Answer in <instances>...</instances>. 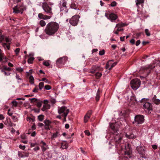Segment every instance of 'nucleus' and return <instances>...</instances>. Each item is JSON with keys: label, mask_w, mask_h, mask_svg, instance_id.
Segmentation results:
<instances>
[{"label": "nucleus", "mask_w": 160, "mask_h": 160, "mask_svg": "<svg viewBox=\"0 0 160 160\" xmlns=\"http://www.w3.org/2000/svg\"><path fill=\"white\" fill-rule=\"evenodd\" d=\"M8 58H7L6 57L4 56L3 59L2 61V62L5 63L8 62Z\"/></svg>", "instance_id": "nucleus-47"}, {"label": "nucleus", "mask_w": 160, "mask_h": 160, "mask_svg": "<svg viewBox=\"0 0 160 160\" xmlns=\"http://www.w3.org/2000/svg\"><path fill=\"white\" fill-rule=\"evenodd\" d=\"M84 132L85 133L86 135H87L88 136H90V133L89 132L88 130H85L84 131Z\"/></svg>", "instance_id": "nucleus-54"}, {"label": "nucleus", "mask_w": 160, "mask_h": 160, "mask_svg": "<svg viewBox=\"0 0 160 160\" xmlns=\"http://www.w3.org/2000/svg\"><path fill=\"white\" fill-rule=\"evenodd\" d=\"M38 125L39 127H42L44 126V124L42 123L39 122L38 124Z\"/></svg>", "instance_id": "nucleus-64"}, {"label": "nucleus", "mask_w": 160, "mask_h": 160, "mask_svg": "<svg viewBox=\"0 0 160 160\" xmlns=\"http://www.w3.org/2000/svg\"><path fill=\"white\" fill-rule=\"evenodd\" d=\"M130 42L132 44H134L135 40L134 39H132L130 41Z\"/></svg>", "instance_id": "nucleus-58"}, {"label": "nucleus", "mask_w": 160, "mask_h": 160, "mask_svg": "<svg viewBox=\"0 0 160 160\" xmlns=\"http://www.w3.org/2000/svg\"><path fill=\"white\" fill-rule=\"evenodd\" d=\"M38 118L39 121H42L44 119V116L40 115L38 117Z\"/></svg>", "instance_id": "nucleus-39"}, {"label": "nucleus", "mask_w": 160, "mask_h": 160, "mask_svg": "<svg viewBox=\"0 0 160 160\" xmlns=\"http://www.w3.org/2000/svg\"><path fill=\"white\" fill-rule=\"evenodd\" d=\"M19 148L20 149L23 150L25 148V146H22L21 145H19Z\"/></svg>", "instance_id": "nucleus-61"}, {"label": "nucleus", "mask_w": 160, "mask_h": 160, "mask_svg": "<svg viewBox=\"0 0 160 160\" xmlns=\"http://www.w3.org/2000/svg\"><path fill=\"white\" fill-rule=\"evenodd\" d=\"M44 88L46 90H49L51 89V86L49 85H46L44 86Z\"/></svg>", "instance_id": "nucleus-43"}, {"label": "nucleus", "mask_w": 160, "mask_h": 160, "mask_svg": "<svg viewBox=\"0 0 160 160\" xmlns=\"http://www.w3.org/2000/svg\"><path fill=\"white\" fill-rule=\"evenodd\" d=\"M90 118V117L86 115H85L84 118V122L86 123L88 121V119Z\"/></svg>", "instance_id": "nucleus-34"}, {"label": "nucleus", "mask_w": 160, "mask_h": 160, "mask_svg": "<svg viewBox=\"0 0 160 160\" xmlns=\"http://www.w3.org/2000/svg\"><path fill=\"white\" fill-rule=\"evenodd\" d=\"M0 69L1 70V72H3L5 71H11L12 70V68L9 67H8L7 66H3V68H1Z\"/></svg>", "instance_id": "nucleus-19"}, {"label": "nucleus", "mask_w": 160, "mask_h": 160, "mask_svg": "<svg viewBox=\"0 0 160 160\" xmlns=\"http://www.w3.org/2000/svg\"><path fill=\"white\" fill-rule=\"evenodd\" d=\"M18 156L20 158H23L24 157H28V154H27L25 155H24L22 153L20 152H18Z\"/></svg>", "instance_id": "nucleus-28"}, {"label": "nucleus", "mask_w": 160, "mask_h": 160, "mask_svg": "<svg viewBox=\"0 0 160 160\" xmlns=\"http://www.w3.org/2000/svg\"><path fill=\"white\" fill-rule=\"evenodd\" d=\"M31 102L32 103L33 102H36L37 101V99L35 98H33L30 99Z\"/></svg>", "instance_id": "nucleus-57"}, {"label": "nucleus", "mask_w": 160, "mask_h": 160, "mask_svg": "<svg viewBox=\"0 0 160 160\" xmlns=\"http://www.w3.org/2000/svg\"><path fill=\"white\" fill-rule=\"evenodd\" d=\"M39 24L41 26L44 27L46 25V22L44 20H41L39 22Z\"/></svg>", "instance_id": "nucleus-33"}, {"label": "nucleus", "mask_w": 160, "mask_h": 160, "mask_svg": "<svg viewBox=\"0 0 160 160\" xmlns=\"http://www.w3.org/2000/svg\"><path fill=\"white\" fill-rule=\"evenodd\" d=\"M144 0H136L135 1L137 7H138V5L143 3Z\"/></svg>", "instance_id": "nucleus-22"}, {"label": "nucleus", "mask_w": 160, "mask_h": 160, "mask_svg": "<svg viewBox=\"0 0 160 160\" xmlns=\"http://www.w3.org/2000/svg\"><path fill=\"white\" fill-rule=\"evenodd\" d=\"M140 83L141 82L139 79L137 78L133 79L130 82L131 87L133 89L137 90L139 87Z\"/></svg>", "instance_id": "nucleus-5"}, {"label": "nucleus", "mask_w": 160, "mask_h": 160, "mask_svg": "<svg viewBox=\"0 0 160 160\" xmlns=\"http://www.w3.org/2000/svg\"><path fill=\"white\" fill-rule=\"evenodd\" d=\"M69 112V109H68L66 107H62L58 110V112L60 114L63 113L62 115V116L65 115V117H67L68 114Z\"/></svg>", "instance_id": "nucleus-9"}, {"label": "nucleus", "mask_w": 160, "mask_h": 160, "mask_svg": "<svg viewBox=\"0 0 160 160\" xmlns=\"http://www.w3.org/2000/svg\"><path fill=\"white\" fill-rule=\"evenodd\" d=\"M105 54V51L104 49L99 51V54L100 55L102 56Z\"/></svg>", "instance_id": "nucleus-44"}, {"label": "nucleus", "mask_w": 160, "mask_h": 160, "mask_svg": "<svg viewBox=\"0 0 160 160\" xmlns=\"http://www.w3.org/2000/svg\"><path fill=\"white\" fill-rule=\"evenodd\" d=\"M113 62V60H109L108 62L106 65V68L110 70L117 64V62H115L112 63V62Z\"/></svg>", "instance_id": "nucleus-11"}, {"label": "nucleus", "mask_w": 160, "mask_h": 160, "mask_svg": "<svg viewBox=\"0 0 160 160\" xmlns=\"http://www.w3.org/2000/svg\"><path fill=\"white\" fill-rule=\"evenodd\" d=\"M123 28H118V29L117 30V31H115L114 32V33L118 35V32L121 31H123Z\"/></svg>", "instance_id": "nucleus-41"}, {"label": "nucleus", "mask_w": 160, "mask_h": 160, "mask_svg": "<svg viewBox=\"0 0 160 160\" xmlns=\"http://www.w3.org/2000/svg\"><path fill=\"white\" fill-rule=\"evenodd\" d=\"M42 101L39 102H38L36 104L37 106L39 108H40L42 106Z\"/></svg>", "instance_id": "nucleus-45"}, {"label": "nucleus", "mask_w": 160, "mask_h": 160, "mask_svg": "<svg viewBox=\"0 0 160 160\" xmlns=\"http://www.w3.org/2000/svg\"><path fill=\"white\" fill-rule=\"evenodd\" d=\"M137 102V100L135 99L133 97L131 99V101L130 102V104H134Z\"/></svg>", "instance_id": "nucleus-35"}, {"label": "nucleus", "mask_w": 160, "mask_h": 160, "mask_svg": "<svg viewBox=\"0 0 160 160\" xmlns=\"http://www.w3.org/2000/svg\"><path fill=\"white\" fill-rule=\"evenodd\" d=\"M53 5V3L52 2L48 4L46 2H43L42 4V8L45 13L49 15L39 13L38 14V18L40 19L44 20H48L50 19L52 17L51 16L53 14L52 11V6Z\"/></svg>", "instance_id": "nucleus-1"}, {"label": "nucleus", "mask_w": 160, "mask_h": 160, "mask_svg": "<svg viewBox=\"0 0 160 160\" xmlns=\"http://www.w3.org/2000/svg\"><path fill=\"white\" fill-rule=\"evenodd\" d=\"M155 66H153L152 65H148V66H145V67H143L141 68V69H142L143 70H151L152 69H153L154 68H155Z\"/></svg>", "instance_id": "nucleus-17"}, {"label": "nucleus", "mask_w": 160, "mask_h": 160, "mask_svg": "<svg viewBox=\"0 0 160 160\" xmlns=\"http://www.w3.org/2000/svg\"><path fill=\"white\" fill-rule=\"evenodd\" d=\"M50 105L48 104L44 105L43 106V107L42 109V110L43 111H45L46 110L49 109L50 108Z\"/></svg>", "instance_id": "nucleus-21"}, {"label": "nucleus", "mask_w": 160, "mask_h": 160, "mask_svg": "<svg viewBox=\"0 0 160 160\" xmlns=\"http://www.w3.org/2000/svg\"><path fill=\"white\" fill-rule=\"evenodd\" d=\"M143 106L145 110L146 111H149L152 110V105L148 102H145Z\"/></svg>", "instance_id": "nucleus-12"}, {"label": "nucleus", "mask_w": 160, "mask_h": 160, "mask_svg": "<svg viewBox=\"0 0 160 160\" xmlns=\"http://www.w3.org/2000/svg\"><path fill=\"white\" fill-rule=\"evenodd\" d=\"M102 69L99 67L96 66H93L89 70V72L92 73H94L97 70H101Z\"/></svg>", "instance_id": "nucleus-14"}, {"label": "nucleus", "mask_w": 160, "mask_h": 160, "mask_svg": "<svg viewBox=\"0 0 160 160\" xmlns=\"http://www.w3.org/2000/svg\"><path fill=\"white\" fill-rule=\"evenodd\" d=\"M68 59V57L66 56L58 58L56 61L57 66L58 68H61L66 63Z\"/></svg>", "instance_id": "nucleus-4"}, {"label": "nucleus", "mask_w": 160, "mask_h": 160, "mask_svg": "<svg viewBox=\"0 0 160 160\" xmlns=\"http://www.w3.org/2000/svg\"><path fill=\"white\" fill-rule=\"evenodd\" d=\"M23 6L22 4H18L12 8L13 12L15 14H22L23 11Z\"/></svg>", "instance_id": "nucleus-7"}, {"label": "nucleus", "mask_w": 160, "mask_h": 160, "mask_svg": "<svg viewBox=\"0 0 160 160\" xmlns=\"http://www.w3.org/2000/svg\"><path fill=\"white\" fill-rule=\"evenodd\" d=\"M5 41L7 42H11V40L9 38H5Z\"/></svg>", "instance_id": "nucleus-63"}, {"label": "nucleus", "mask_w": 160, "mask_h": 160, "mask_svg": "<svg viewBox=\"0 0 160 160\" xmlns=\"http://www.w3.org/2000/svg\"><path fill=\"white\" fill-rule=\"evenodd\" d=\"M20 49L19 48H16L15 50V52L17 55H18L20 52Z\"/></svg>", "instance_id": "nucleus-46"}, {"label": "nucleus", "mask_w": 160, "mask_h": 160, "mask_svg": "<svg viewBox=\"0 0 160 160\" xmlns=\"http://www.w3.org/2000/svg\"><path fill=\"white\" fill-rule=\"evenodd\" d=\"M79 18V16L78 15L73 16L69 21L70 24L73 26L77 25L78 23Z\"/></svg>", "instance_id": "nucleus-8"}, {"label": "nucleus", "mask_w": 160, "mask_h": 160, "mask_svg": "<svg viewBox=\"0 0 160 160\" xmlns=\"http://www.w3.org/2000/svg\"><path fill=\"white\" fill-rule=\"evenodd\" d=\"M96 78L97 79H98L100 78L102 75V74L101 72H97L95 74Z\"/></svg>", "instance_id": "nucleus-31"}, {"label": "nucleus", "mask_w": 160, "mask_h": 160, "mask_svg": "<svg viewBox=\"0 0 160 160\" xmlns=\"http://www.w3.org/2000/svg\"><path fill=\"white\" fill-rule=\"evenodd\" d=\"M43 65L47 67L49 66L50 65L48 61H46L43 62Z\"/></svg>", "instance_id": "nucleus-42"}, {"label": "nucleus", "mask_w": 160, "mask_h": 160, "mask_svg": "<svg viewBox=\"0 0 160 160\" xmlns=\"http://www.w3.org/2000/svg\"><path fill=\"white\" fill-rule=\"evenodd\" d=\"M110 128L112 130L113 133L114 134V141L116 143V145L119 144L122 139V136L121 134L118 133V128L116 125L113 123H109Z\"/></svg>", "instance_id": "nucleus-3"}, {"label": "nucleus", "mask_w": 160, "mask_h": 160, "mask_svg": "<svg viewBox=\"0 0 160 160\" xmlns=\"http://www.w3.org/2000/svg\"><path fill=\"white\" fill-rule=\"evenodd\" d=\"M148 99H146L145 98H143L141 100V102H146Z\"/></svg>", "instance_id": "nucleus-59"}, {"label": "nucleus", "mask_w": 160, "mask_h": 160, "mask_svg": "<svg viewBox=\"0 0 160 160\" xmlns=\"http://www.w3.org/2000/svg\"><path fill=\"white\" fill-rule=\"evenodd\" d=\"M144 121L143 116L140 115H138L135 116L134 122L133 123H135L136 125L142 124Z\"/></svg>", "instance_id": "nucleus-6"}, {"label": "nucleus", "mask_w": 160, "mask_h": 160, "mask_svg": "<svg viewBox=\"0 0 160 160\" xmlns=\"http://www.w3.org/2000/svg\"><path fill=\"white\" fill-rule=\"evenodd\" d=\"M145 33L147 36H149L150 35V32L148 29H145Z\"/></svg>", "instance_id": "nucleus-40"}, {"label": "nucleus", "mask_w": 160, "mask_h": 160, "mask_svg": "<svg viewBox=\"0 0 160 160\" xmlns=\"http://www.w3.org/2000/svg\"><path fill=\"white\" fill-rule=\"evenodd\" d=\"M60 135L59 132H56L54 133H53L51 137L52 139H54L55 138H57Z\"/></svg>", "instance_id": "nucleus-23"}, {"label": "nucleus", "mask_w": 160, "mask_h": 160, "mask_svg": "<svg viewBox=\"0 0 160 160\" xmlns=\"http://www.w3.org/2000/svg\"><path fill=\"white\" fill-rule=\"evenodd\" d=\"M44 82H40L39 83V85H38V87L39 88V89L40 90L42 89V88H43L44 87Z\"/></svg>", "instance_id": "nucleus-32"}, {"label": "nucleus", "mask_w": 160, "mask_h": 160, "mask_svg": "<svg viewBox=\"0 0 160 160\" xmlns=\"http://www.w3.org/2000/svg\"><path fill=\"white\" fill-rule=\"evenodd\" d=\"M125 151L124 152L125 155H127L128 157L130 158L131 157V149L130 148L128 144L125 145Z\"/></svg>", "instance_id": "nucleus-13"}, {"label": "nucleus", "mask_w": 160, "mask_h": 160, "mask_svg": "<svg viewBox=\"0 0 160 160\" xmlns=\"http://www.w3.org/2000/svg\"><path fill=\"white\" fill-rule=\"evenodd\" d=\"M117 5V3L115 1H113L110 4V6L112 7H113Z\"/></svg>", "instance_id": "nucleus-51"}, {"label": "nucleus", "mask_w": 160, "mask_h": 160, "mask_svg": "<svg viewBox=\"0 0 160 160\" xmlns=\"http://www.w3.org/2000/svg\"><path fill=\"white\" fill-rule=\"evenodd\" d=\"M60 11L62 12V13H67L68 12V9L67 7H60Z\"/></svg>", "instance_id": "nucleus-24"}, {"label": "nucleus", "mask_w": 160, "mask_h": 160, "mask_svg": "<svg viewBox=\"0 0 160 160\" xmlns=\"http://www.w3.org/2000/svg\"><path fill=\"white\" fill-rule=\"evenodd\" d=\"M29 82L31 84H33L34 83V79L32 76H31L29 78Z\"/></svg>", "instance_id": "nucleus-26"}, {"label": "nucleus", "mask_w": 160, "mask_h": 160, "mask_svg": "<svg viewBox=\"0 0 160 160\" xmlns=\"http://www.w3.org/2000/svg\"><path fill=\"white\" fill-rule=\"evenodd\" d=\"M38 88L37 86H36L35 88L33 89L32 92H37L38 91Z\"/></svg>", "instance_id": "nucleus-56"}, {"label": "nucleus", "mask_w": 160, "mask_h": 160, "mask_svg": "<svg viewBox=\"0 0 160 160\" xmlns=\"http://www.w3.org/2000/svg\"><path fill=\"white\" fill-rule=\"evenodd\" d=\"M141 34V32L136 33L135 34V38H136L137 39H138L140 36Z\"/></svg>", "instance_id": "nucleus-55"}, {"label": "nucleus", "mask_w": 160, "mask_h": 160, "mask_svg": "<svg viewBox=\"0 0 160 160\" xmlns=\"http://www.w3.org/2000/svg\"><path fill=\"white\" fill-rule=\"evenodd\" d=\"M16 70L19 72H22L23 71V68H22L20 67L16 68Z\"/></svg>", "instance_id": "nucleus-48"}, {"label": "nucleus", "mask_w": 160, "mask_h": 160, "mask_svg": "<svg viewBox=\"0 0 160 160\" xmlns=\"http://www.w3.org/2000/svg\"><path fill=\"white\" fill-rule=\"evenodd\" d=\"M137 150L138 153L140 155L141 157L143 158L144 156L145 150L142 146H137Z\"/></svg>", "instance_id": "nucleus-10"}, {"label": "nucleus", "mask_w": 160, "mask_h": 160, "mask_svg": "<svg viewBox=\"0 0 160 160\" xmlns=\"http://www.w3.org/2000/svg\"><path fill=\"white\" fill-rule=\"evenodd\" d=\"M2 33H0V43H1L4 39V36L2 34Z\"/></svg>", "instance_id": "nucleus-38"}, {"label": "nucleus", "mask_w": 160, "mask_h": 160, "mask_svg": "<svg viewBox=\"0 0 160 160\" xmlns=\"http://www.w3.org/2000/svg\"><path fill=\"white\" fill-rule=\"evenodd\" d=\"M12 103L13 104V105L15 107H16L18 105V103L16 101H13L12 102Z\"/></svg>", "instance_id": "nucleus-52"}, {"label": "nucleus", "mask_w": 160, "mask_h": 160, "mask_svg": "<svg viewBox=\"0 0 160 160\" xmlns=\"http://www.w3.org/2000/svg\"><path fill=\"white\" fill-rule=\"evenodd\" d=\"M100 98V91L99 89H98L96 95L95 97L96 100L97 101H99Z\"/></svg>", "instance_id": "nucleus-25"}, {"label": "nucleus", "mask_w": 160, "mask_h": 160, "mask_svg": "<svg viewBox=\"0 0 160 160\" xmlns=\"http://www.w3.org/2000/svg\"><path fill=\"white\" fill-rule=\"evenodd\" d=\"M4 57L3 55L0 53V62H1L2 61Z\"/></svg>", "instance_id": "nucleus-53"}, {"label": "nucleus", "mask_w": 160, "mask_h": 160, "mask_svg": "<svg viewBox=\"0 0 160 160\" xmlns=\"http://www.w3.org/2000/svg\"><path fill=\"white\" fill-rule=\"evenodd\" d=\"M34 59V58L33 57H30L28 60V63L32 64L33 63V61Z\"/></svg>", "instance_id": "nucleus-27"}, {"label": "nucleus", "mask_w": 160, "mask_h": 160, "mask_svg": "<svg viewBox=\"0 0 160 160\" xmlns=\"http://www.w3.org/2000/svg\"><path fill=\"white\" fill-rule=\"evenodd\" d=\"M44 122L45 124V129L46 130L50 129L49 127L51 123V121L49 120H45Z\"/></svg>", "instance_id": "nucleus-15"}, {"label": "nucleus", "mask_w": 160, "mask_h": 160, "mask_svg": "<svg viewBox=\"0 0 160 160\" xmlns=\"http://www.w3.org/2000/svg\"><path fill=\"white\" fill-rule=\"evenodd\" d=\"M59 27V25L58 23L51 21L47 25L44 30V32L46 34L52 36L58 31Z\"/></svg>", "instance_id": "nucleus-2"}, {"label": "nucleus", "mask_w": 160, "mask_h": 160, "mask_svg": "<svg viewBox=\"0 0 160 160\" xmlns=\"http://www.w3.org/2000/svg\"><path fill=\"white\" fill-rule=\"evenodd\" d=\"M118 18V16L116 14L113 13H111L109 15L108 18L112 22L116 20Z\"/></svg>", "instance_id": "nucleus-16"}, {"label": "nucleus", "mask_w": 160, "mask_h": 160, "mask_svg": "<svg viewBox=\"0 0 160 160\" xmlns=\"http://www.w3.org/2000/svg\"><path fill=\"white\" fill-rule=\"evenodd\" d=\"M152 101L156 104H158L160 103V100L158 99H154Z\"/></svg>", "instance_id": "nucleus-37"}, {"label": "nucleus", "mask_w": 160, "mask_h": 160, "mask_svg": "<svg viewBox=\"0 0 160 160\" xmlns=\"http://www.w3.org/2000/svg\"><path fill=\"white\" fill-rule=\"evenodd\" d=\"M39 81H44V82L48 84H50L51 83V82L50 81H49L47 79L45 78H43L41 80H40Z\"/></svg>", "instance_id": "nucleus-30"}, {"label": "nucleus", "mask_w": 160, "mask_h": 160, "mask_svg": "<svg viewBox=\"0 0 160 160\" xmlns=\"http://www.w3.org/2000/svg\"><path fill=\"white\" fill-rule=\"evenodd\" d=\"M60 4L61 6L62 5L61 7H67L66 6V3L65 1H63L62 2H61Z\"/></svg>", "instance_id": "nucleus-36"}, {"label": "nucleus", "mask_w": 160, "mask_h": 160, "mask_svg": "<svg viewBox=\"0 0 160 160\" xmlns=\"http://www.w3.org/2000/svg\"><path fill=\"white\" fill-rule=\"evenodd\" d=\"M12 119H13V120L14 121H15L17 119V117H16V116H12Z\"/></svg>", "instance_id": "nucleus-62"}, {"label": "nucleus", "mask_w": 160, "mask_h": 160, "mask_svg": "<svg viewBox=\"0 0 160 160\" xmlns=\"http://www.w3.org/2000/svg\"><path fill=\"white\" fill-rule=\"evenodd\" d=\"M141 41L140 40H138L136 42L135 44L136 46H138L140 43Z\"/></svg>", "instance_id": "nucleus-60"}, {"label": "nucleus", "mask_w": 160, "mask_h": 160, "mask_svg": "<svg viewBox=\"0 0 160 160\" xmlns=\"http://www.w3.org/2000/svg\"><path fill=\"white\" fill-rule=\"evenodd\" d=\"M41 144H42L41 148L42 151L44 152L47 149V146L46 144L44 142L42 141L40 143Z\"/></svg>", "instance_id": "nucleus-18"}, {"label": "nucleus", "mask_w": 160, "mask_h": 160, "mask_svg": "<svg viewBox=\"0 0 160 160\" xmlns=\"http://www.w3.org/2000/svg\"><path fill=\"white\" fill-rule=\"evenodd\" d=\"M2 44L3 47H4L5 48H6L8 50L9 49L10 46L9 44H7L5 43H2Z\"/></svg>", "instance_id": "nucleus-29"}, {"label": "nucleus", "mask_w": 160, "mask_h": 160, "mask_svg": "<svg viewBox=\"0 0 160 160\" xmlns=\"http://www.w3.org/2000/svg\"><path fill=\"white\" fill-rule=\"evenodd\" d=\"M27 120L30 122H33L35 121V119L30 117H28L27 118Z\"/></svg>", "instance_id": "nucleus-50"}, {"label": "nucleus", "mask_w": 160, "mask_h": 160, "mask_svg": "<svg viewBox=\"0 0 160 160\" xmlns=\"http://www.w3.org/2000/svg\"><path fill=\"white\" fill-rule=\"evenodd\" d=\"M125 136L127 138L129 139L135 138L137 137L136 136L134 135L133 133H129V134L127 133L126 134Z\"/></svg>", "instance_id": "nucleus-20"}, {"label": "nucleus", "mask_w": 160, "mask_h": 160, "mask_svg": "<svg viewBox=\"0 0 160 160\" xmlns=\"http://www.w3.org/2000/svg\"><path fill=\"white\" fill-rule=\"evenodd\" d=\"M92 111L91 110H89V111H88V112H87L86 115L88 116H89L90 117V116L92 115Z\"/></svg>", "instance_id": "nucleus-49"}]
</instances>
